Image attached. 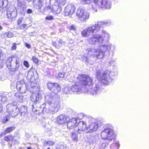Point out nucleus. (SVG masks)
<instances>
[{
    "label": "nucleus",
    "instance_id": "1",
    "mask_svg": "<svg viewBox=\"0 0 149 149\" xmlns=\"http://www.w3.org/2000/svg\"><path fill=\"white\" fill-rule=\"evenodd\" d=\"M45 102L46 104L49 105L48 109L46 110L47 113L52 112H56L60 107V104L57 99H55L50 93H47L45 96Z\"/></svg>",
    "mask_w": 149,
    "mask_h": 149
},
{
    "label": "nucleus",
    "instance_id": "2",
    "mask_svg": "<svg viewBox=\"0 0 149 149\" xmlns=\"http://www.w3.org/2000/svg\"><path fill=\"white\" fill-rule=\"evenodd\" d=\"M115 73L110 70H105L102 73L101 70H98L97 72V77L105 85H109L114 79Z\"/></svg>",
    "mask_w": 149,
    "mask_h": 149
},
{
    "label": "nucleus",
    "instance_id": "3",
    "mask_svg": "<svg viewBox=\"0 0 149 149\" xmlns=\"http://www.w3.org/2000/svg\"><path fill=\"white\" fill-rule=\"evenodd\" d=\"M111 44L110 43L99 46L97 49H95V56L96 58L102 59L105 56L106 52H109L111 49Z\"/></svg>",
    "mask_w": 149,
    "mask_h": 149
},
{
    "label": "nucleus",
    "instance_id": "4",
    "mask_svg": "<svg viewBox=\"0 0 149 149\" xmlns=\"http://www.w3.org/2000/svg\"><path fill=\"white\" fill-rule=\"evenodd\" d=\"M7 67L10 71H15L19 67V63L16 57L11 56L7 58L6 61Z\"/></svg>",
    "mask_w": 149,
    "mask_h": 149
},
{
    "label": "nucleus",
    "instance_id": "5",
    "mask_svg": "<svg viewBox=\"0 0 149 149\" xmlns=\"http://www.w3.org/2000/svg\"><path fill=\"white\" fill-rule=\"evenodd\" d=\"M101 136L102 139L111 141L115 137L112 127L104 129L101 133Z\"/></svg>",
    "mask_w": 149,
    "mask_h": 149
},
{
    "label": "nucleus",
    "instance_id": "6",
    "mask_svg": "<svg viewBox=\"0 0 149 149\" xmlns=\"http://www.w3.org/2000/svg\"><path fill=\"white\" fill-rule=\"evenodd\" d=\"M77 79L80 82L81 84L85 88V87L88 86H90L93 83V79L88 75L81 74L79 75Z\"/></svg>",
    "mask_w": 149,
    "mask_h": 149
},
{
    "label": "nucleus",
    "instance_id": "7",
    "mask_svg": "<svg viewBox=\"0 0 149 149\" xmlns=\"http://www.w3.org/2000/svg\"><path fill=\"white\" fill-rule=\"evenodd\" d=\"M54 1L55 2L52 6V11L56 14H59L61 10L62 7L67 3L66 0H50L49 2Z\"/></svg>",
    "mask_w": 149,
    "mask_h": 149
},
{
    "label": "nucleus",
    "instance_id": "8",
    "mask_svg": "<svg viewBox=\"0 0 149 149\" xmlns=\"http://www.w3.org/2000/svg\"><path fill=\"white\" fill-rule=\"evenodd\" d=\"M6 111L10 116L14 117L19 112V109L17 106L13 102L8 104L6 105Z\"/></svg>",
    "mask_w": 149,
    "mask_h": 149
},
{
    "label": "nucleus",
    "instance_id": "9",
    "mask_svg": "<svg viewBox=\"0 0 149 149\" xmlns=\"http://www.w3.org/2000/svg\"><path fill=\"white\" fill-rule=\"evenodd\" d=\"M87 41L91 45H96L103 43L104 38L100 34H95L88 38Z\"/></svg>",
    "mask_w": 149,
    "mask_h": 149
},
{
    "label": "nucleus",
    "instance_id": "10",
    "mask_svg": "<svg viewBox=\"0 0 149 149\" xmlns=\"http://www.w3.org/2000/svg\"><path fill=\"white\" fill-rule=\"evenodd\" d=\"M76 15L79 20L84 22L86 21L90 16L89 13L82 8H79L77 10Z\"/></svg>",
    "mask_w": 149,
    "mask_h": 149
},
{
    "label": "nucleus",
    "instance_id": "11",
    "mask_svg": "<svg viewBox=\"0 0 149 149\" xmlns=\"http://www.w3.org/2000/svg\"><path fill=\"white\" fill-rule=\"evenodd\" d=\"M99 27L95 24L91 26L88 27L81 32V35L83 37H87L89 36L91 33H96L99 31Z\"/></svg>",
    "mask_w": 149,
    "mask_h": 149
},
{
    "label": "nucleus",
    "instance_id": "12",
    "mask_svg": "<svg viewBox=\"0 0 149 149\" xmlns=\"http://www.w3.org/2000/svg\"><path fill=\"white\" fill-rule=\"evenodd\" d=\"M88 92L91 94L95 95L99 94L101 91V85L100 83H93L89 87Z\"/></svg>",
    "mask_w": 149,
    "mask_h": 149
},
{
    "label": "nucleus",
    "instance_id": "13",
    "mask_svg": "<svg viewBox=\"0 0 149 149\" xmlns=\"http://www.w3.org/2000/svg\"><path fill=\"white\" fill-rule=\"evenodd\" d=\"M47 86L49 89L55 94H57L61 90V86L57 83L49 81L47 83Z\"/></svg>",
    "mask_w": 149,
    "mask_h": 149
},
{
    "label": "nucleus",
    "instance_id": "14",
    "mask_svg": "<svg viewBox=\"0 0 149 149\" xmlns=\"http://www.w3.org/2000/svg\"><path fill=\"white\" fill-rule=\"evenodd\" d=\"M87 127L86 122L80 121L79 120V121L77 122V124L76 125V127L75 128L74 130L75 131H77L79 134H83L84 131L86 132Z\"/></svg>",
    "mask_w": 149,
    "mask_h": 149
},
{
    "label": "nucleus",
    "instance_id": "15",
    "mask_svg": "<svg viewBox=\"0 0 149 149\" xmlns=\"http://www.w3.org/2000/svg\"><path fill=\"white\" fill-rule=\"evenodd\" d=\"M94 1L98 7L105 8H111V3L110 0H94Z\"/></svg>",
    "mask_w": 149,
    "mask_h": 149
},
{
    "label": "nucleus",
    "instance_id": "16",
    "mask_svg": "<svg viewBox=\"0 0 149 149\" xmlns=\"http://www.w3.org/2000/svg\"><path fill=\"white\" fill-rule=\"evenodd\" d=\"M84 88V87L81 84L80 81L77 82L71 86L72 91L77 93H80L83 92H84L83 90Z\"/></svg>",
    "mask_w": 149,
    "mask_h": 149
},
{
    "label": "nucleus",
    "instance_id": "17",
    "mask_svg": "<svg viewBox=\"0 0 149 149\" xmlns=\"http://www.w3.org/2000/svg\"><path fill=\"white\" fill-rule=\"evenodd\" d=\"M99 122H93L87 127L86 132L91 133L96 131L98 129Z\"/></svg>",
    "mask_w": 149,
    "mask_h": 149
},
{
    "label": "nucleus",
    "instance_id": "18",
    "mask_svg": "<svg viewBox=\"0 0 149 149\" xmlns=\"http://www.w3.org/2000/svg\"><path fill=\"white\" fill-rule=\"evenodd\" d=\"M8 18L10 20H15L17 15V11L14 7L9 8L7 11Z\"/></svg>",
    "mask_w": 149,
    "mask_h": 149
},
{
    "label": "nucleus",
    "instance_id": "19",
    "mask_svg": "<svg viewBox=\"0 0 149 149\" xmlns=\"http://www.w3.org/2000/svg\"><path fill=\"white\" fill-rule=\"evenodd\" d=\"M75 7L72 4H68L65 8L64 13L65 16H68L73 14L75 11Z\"/></svg>",
    "mask_w": 149,
    "mask_h": 149
},
{
    "label": "nucleus",
    "instance_id": "20",
    "mask_svg": "<svg viewBox=\"0 0 149 149\" xmlns=\"http://www.w3.org/2000/svg\"><path fill=\"white\" fill-rule=\"evenodd\" d=\"M42 95L40 93L39 91L33 93L31 95V98L33 103H39L40 100L41 99Z\"/></svg>",
    "mask_w": 149,
    "mask_h": 149
},
{
    "label": "nucleus",
    "instance_id": "21",
    "mask_svg": "<svg viewBox=\"0 0 149 149\" xmlns=\"http://www.w3.org/2000/svg\"><path fill=\"white\" fill-rule=\"evenodd\" d=\"M17 90L21 93H25L27 89L25 83L23 82H17L16 85Z\"/></svg>",
    "mask_w": 149,
    "mask_h": 149
},
{
    "label": "nucleus",
    "instance_id": "22",
    "mask_svg": "<svg viewBox=\"0 0 149 149\" xmlns=\"http://www.w3.org/2000/svg\"><path fill=\"white\" fill-rule=\"evenodd\" d=\"M79 121V119L77 118H72L70 119L67 124L68 129L70 130L73 129L74 127L75 128L77 122Z\"/></svg>",
    "mask_w": 149,
    "mask_h": 149
},
{
    "label": "nucleus",
    "instance_id": "23",
    "mask_svg": "<svg viewBox=\"0 0 149 149\" xmlns=\"http://www.w3.org/2000/svg\"><path fill=\"white\" fill-rule=\"evenodd\" d=\"M17 9L20 12L23 13L25 10L26 6L23 0H17Z\"/></svg>",
    "mask_w": 149,
    "mask_h": 149
},
{
    "label": "nucleus",
    "instance_id": "24",
    "mask_svg": "<svg viewBox=\"0 0 149 149\" xmlns=\"http://www.w3.org/2000/svg\"><path fill=\"white\" fill-rule=\"evenodd\" d=\"M111 22L110 20L105 21V22L99 21L96 24V25L97 26L99 27V31L100 30L101 28L104 27V25H109L111 24Z\"/></svg>",
    "mask_w": 149,
    "mask_h": 149
},
{
    "label": "nucleus",
    "instance_id": "25",
    "mask_svg": "<svg viewBox=\"0 0 149 149\" xmlns=\"http://www.w3.org/2000/svg\"><path fill=\"white\" fill-rule=\"evenodd\" d=\"M67 118L65 115L61 114L58 116L57 118V122L59 124H63L66 121Z\"/></svg>",
    "mask_w": 149,
    "mask_h": 149
},
{
    "label": "nucleus",
    "instance_id": "26",
    "mask_svg": "<svg viewBox=\"0 0 149 149\" xmlns=\"http://www.w3.org/2000/svg\"><path fill=\"white\" fill-rule=\"evenodd\" d=\"M15 127L14 126H11L6 128V130L3 132H2L1 135L3 136L15 130Z\"/></svg>",
    "mask_w": 149,
    "mask_h": 149
},
{
    "label": "nucleus",
    "instance_id": "27",
    "mask_svg": "<svg viewBox=\"0 0 149 149\" xmlns=\"http://www.w3.org/2000/svg\"><path fill=\"white\" fill-rule=\"evenodd\" d=\"M91 57H87L86 54H84V55L83 56L82 59V60L86 64L90 63L91 64L92 63V61L91 60Z\"/></svg>",
    "mask_w": 149,
    "mask_h": 149
},
{
    "label": "nucleus",
    "instance_id": "28",
    "mask_svg": "<svg viewBox=\"0 0 149 149\" xmlns=\"http://www.w3.org/2000/svg\"><path fill=\"white\" fill-rule=\"evenodd\" d=\"M41 109V108L40 107L39 103L37 104L36 103H33L32 105V111L34 112L39 111Z\"/></svg>",
    "mask_w": 149,
    "mask_h": 149
},
{
    "label": "nucleus",
    "instance_id": "29",
    "mask_svg": "<svg viewBox=\"0 0 149 149\" xmlns=\"http://www.w3.org/2000/svg\"><path fill=\"white\" fill-rule=\"evenodd\" d=\"M14 98L19 102H21L23 99V96L18 93H16L14 95Z\"/></svg>",
    "mask_w": 149,
    "mask_h": 149
},
{
    "label": "nucleus",
    "instance_id": "30",
    "mask_svg": "<svg viewBox=\"0 0 149 149\" xmlns=\"http://www.w3.org/2000/svg\"><path fill=\"white\" fill-rule=\"evenodd\" d=\"M13 138L14 137L12 136L9 135L5 136L4 138V140L6 141H16V140H15L14 139H13Z\"/></svg>",
    "mask_w": 149,
    "mask_h": 149
},
{
    "label": "nucleus",
    "instance_id": "31",
    "mask_svg": "<svg viewBox=\"0 0 149 149\" xmlns=\"http://www.w3.org/2000/svg\"><path fill=\"white\" fill-rule=\"evenodd\" d=\"M43 2H41L36 3V5L33 6L34 8L36 9L40 10L41 9V7L43 6L42 5V3Z\"/></svg>",
    "mask_w": 149,
    "mask_h": 149
},
{
    "label": "nucleus",
    "instance_id": "32",
    "mask_svg": "<svg viewBox=\"0 0 149 149\" xmlns=\"http://www.w3.org/2000/svg\"><path fill=\"white\" fill-rule=\"evenodd\" d=\"M71 138L72 141L77 142L78 141V137L77 134L75 132L72 133Z\"/></svg>",
    "mask_w": 149,
    "mask_h": 149
},
{
    "label": "nucleus",
    "instance_id": "33",
    "mask_svg": "<svg viewBox=\"0 0 149 149\" xmlns=\"http://www.w3.org/2000/svg\"><path fill=\"white\" fill-rule=\"evenodd\" d=\"M71 87L70 88L68 87H65L63 90V92L65 94H69L71 93Z\"/></svg>",
    "mask_w": 149,
    "mask_h": 149
},
{
    "label": "nucleus",
    "instance_id": "34",
    "mask_svg": "<svg viewBox=\"0 0 149 149\" xmlns=\"http://www.w3.org/2000/svg\"><path fill=\"white\" fill-rule=\"evenodd\" d=\"M8 0H0V8L4 6H6L8 4Z\"/></svg>",
    "mask_w": 149,
    "mask_h": 149
},
{
    "label": "nucleus",
    "instance_id": "35",
    "mask_svg": "<svg viewBox=\"0 0 149 149\" xmlns=\"http://www.w3.org/2000/svg\"><path fill=\"white\" fill-rule=\"evenodd\" d=\"M7 100V98L6 96L0 95V104L4 103Z\"/></svg>",
    "mask_w": 149,
    "mask_h": 149
},
{
    "label": "nucleus",
    "instance_id": "36",
    "mask_svg": "<svg viewBox=\"0 0 149 149\" xmlns=\"http://www.w3.org/2000/svg\"><path fill=\"white\" fill-rule=\"evenodd\" d=\"M102 34L104 36V37L105 38L107 39H108L110 38V35L106 31L104 30H102Z\"/></svg>",
    "mask_w": 149,
    "mask_h": 149
},
{
    "label": "nucleus",
    "instance_id": "37",
    "mask_svg": "<svg viewBox=\"0 0 149 149\" xmlns=\"http://www.w3.org/2000/svg\"><path fill=\"white\" fill-rule=\"evenodd\" d=\"M27 107L24 106H22L21 107L20 109H19V112H27Z\"/></svg>",
    "mask_w": 149,
    "mask_h": 149
},
{
    "label": "nucleus",
    "instance_id": "38",
    "mask_svg": "<svg viewBox=\"0 0 149 149\" xmlns=\"http://www.w3.org/2000/svg\"><path fill=\"white\" fill-rule=\"evenodd\" d=\"M44 9L45 11L50 12L52 11V7L51 6L47 5L45 7Z\"/></svg>",
    "mask_w": 149,
    "mask_h": 149
},
{
    "label": "nucleus",
    "instance_id": "39",
    "mask_svg": "<svg viewBox=\"0 0 149 149\" xmlns=\"http://www.w3.org/2000/svg\"><path fill=\"white\" fill-rule=\"evenodd\" d=\"M33 75V72L29 71L27 73V77L28 78L31 79Z\"/></svg>",
    "mask_w": 149,
    "mask_h": 149
},
{
    "label": "nucleus",
    "instance_id": "40",
    "mask_svg": "<svg viewBox=\"0 0 149 149\" xmlns=\"http://www.w3.org/2000/svg\"><path fill=\"white\" fill-rule=\"evenodd\" d=\"M21 113V116L23 118L25 119V120H26V119L28 117V114L27 112H20Z\"/></svg>",
    "mask_w": 149,
    "mask_h": 149
},
{
    "label": "nucleus",
    "instance_id": "41",
    "mask_svg": "<svg viewBox=\"0 0 149 149\" xmlns=\"http://www.w3.org/2000/svg\"><path fill=\"white\" fill-rule=\"evenodd\" d=\"M33 1V6H34L36 5V4L41 2H43V0H32Z\"/></svg>",
    "mask_w": 149,
    "mask_h": 149
},
{
    "label": "nucleus",
    "instance_id": "42",
    "mask_svg": "<svg viewBox=\"0 0 149 149\" xmlns=\"http://www.w3.org/2000/svg\"><path fill=\"white\" fill-rule=\"evenodd\" d=\"M9 117L8 116H7L4 117L2 120V122L3 123H6L9 119Z\"/></svg>",
    "mask_w": 149,
    "mask_h": 149
},
{
    "label": "nucleus",
    "instance_id": "43",
    "mask_svg": "<svg viewBox=\"0 0 149 149\" xmlns=\"http://www.w3.org/2000/svg\"><path fill=\"white\" fill-rule=\"evenodd\" d=\"M5 34L8 38H11L13 36V34L12 32H6Z\"/></svg>",
    "mask_w": 149,
    "mask_h": 149
},
{
    "label": "nucleus",
    "instance_id": "44",
    "mask_svg": "<svg viewBox=\"0 0 149 149\" xmlns=\"http://www.w3.org/2000/svg\"><path fill=\"white\" fill-rule=\"evenodd\" d=\"M65 73L63 72H61L58 73L57 77L58 78H62L64 77Z\"/></svg>",
    "mask_w": 149,
    "mask_h": 149
},
{
    "label": "nucleus",
    "instance_id": "45",
    "mask_svg": "<svg viewBox=\"0 0 149 149\" xmlns=\"http://www.w3.org/2000/svg\"><path fill=\"white\" fill-rule=\"evenodd\" d=\"M24 18L23 17H21L19 18L17 20V24L18 25H20L22 23V22L23 21Z\"/></svg>",
    "mask_w": 149,
    "mask_h": 149
},
{
    "label": "nucleus",
    "instance_id": "46",
    "mask_svg": "<svg viewBox=\"0 0 149 149\" xmlns=\"http://www.w3.org/2000/svg\"><path fill=\"white\" fill-rule=\"evenodd\" d=\"M58 42L59 44L58 45L60 46V47L64 45L65 43V42L63 41L61 39L59 40L58 41Z\"/></svg>",
    "mask_w": 149,
    "mask_h": 149
},
{
    "label": "nucleus",
    "instance_id": "47",
    "mask_svg": "<svg viewBox=\"0 0 149 149\" xmlns=\"http://www.w3.org/2000/svg\"><path fill=\"white\" fill-rule=\"evenodd\" d=\"M108 144L105 143H102L100 146V148L101 149H104L106 146Z\"/></svg>",
    "mask_w": 149,
    "mask_h": 149
},
{
    "label": "nucleus",
    "instance_id": "48",
    "mask_svg": "<svg viewBox=\"0 0 149 149\" xmlns=\"http://www.w3.org/2000/svg\"><path fill=\"white\" fill-rule=\"evenodd\" d=\"M26 26V24H23L22 25H19L18 26V28L20 29H24Z\"/></svg>",
    "mask_w": 149,
    "mask_h": 149
},
{
    "label": "nucleus",
    "instance_id": "49",
    "mask_svg": "<svg viewBox=\"0 0 149 149\" xmlns=\"http://www.w3.org/2000/svg\"><path fill=\"white\" fill-rule=\"evenodd\" d=\"M109 64L111 66H113L115 65V63L114 60H111L109 62Z\"/></svg>",
    "mask_w": 149,
    "mask_h": 149
},
{
    "label": "nucleus",
    "instance_id": "50",
    "mask_svg": "<svg viewBox=\"0 0 149 149\" xmlns=\"http://www.w3.org/2000/svg\"><path fill=\"white\" fill-rule=\"evenodd\" d=\"M54 18L52 16L48 15L47 16L46 18L45 19L46 20H52Z\"/></svg>",
    "mask_w": 149,
    "mask_h": 149
},
{
    "label": "nucleus",
    "instance_id": "51",
    "mask_svg": "<svg viewBox=\"0 0 149 149\" xmlns=\"http://www.w3.org/2000/svg\"><path fill=\"white\" fill-rule=\"evenodd\" d=\"M52 44L53 46H54L56 48H59L60 47V46L59 45H57L56 42H52Z\"/></svg>",
    "mask_w": 149,
    "mask_h": 149
},
{
    "label": "nucleus",
    "instance_id": "52",
    "mask_svg": "<svg viewBox=\"0 0 149 149\" xmlns=\"http://www.w3.org/2000/svg\"><path fill=\"white\" fill-rule=\"evenodd\" d=\"M23 64L26 68H28L29 66V63L26 61H25L24 62Z\"/></svg>",
    "mask_w": 149,
    "mask_h": 149
},
{
    "label": "nucleus",
    "instance_id": "53",
    "mask_svg": "<svg viewBox=\"0 0 149 149\" xmlns=\"http://www.w3.org/2000/svg\"><path fill=\"white\" fill-rule=\"evenodd\" d=\"M55 143V142L51 141H48V145L50 146H53L54 145Z\"/></svg>",
    "mask_w": 149,
    "mask_h": 149
},
{
    "label": "nucleus",
    "instance_id": "54",
    "mask_svg": "<svg viewBox=\"0 0 149 149\" xmlns=\"http://www.w3.org/2000/svg\"><path fill=\"white\" fill-rule=\"evenodd\" d=\"M32 59L33 61L36 63H37L38 62V59L35 56L33 57Z\"/></svg>",
    "mask_w": 149,
    "mask_h": 149
},
{
    "label": "nucleus",
    "instance_id": "55",
    "mask_svg": "<svg viewBox=\"0 0 149 149\" xmlns=\"http://www.w3.org/2000/svg\"><path fill=\"white\" fill-rule=\"evenodd\" d=\"M93 52V49L91 48H89L87 49L86 50V52H88V54L90 52Z\"/></svg>",
    "mask_w": 149,
    "mask_h": 149
},
{
    "label": "nucleus",
    "instance_id": "56",
    "mask_svg": "<svg viewBox=\"0 0 149 149\" xmlns=\"http://www.w3.org/2000/svg\"><path fill=\"white\" fill-rule=\"evenodd\" d=\"M70 30V31L73 30L74 31L75 30V27L74 25H72L69 28Z\"/></svg>",
    "mask_w": 149,
    "mask_h": 149
},
{
    "label": "nucleus",
    "instance_id": "57",
    "mask_svg": "<svg viewBox=\"0 0 149 149\" xmlns=\"http://www.w3.org/2000/svg\"><path fill=\"white\" fill-rule=\"evenodd\" d=\"M17 44L16 43H14L13 45L11 47L12 50H15L16 48Z\"/></svg>",
    "mask_w": 149,
    "mask_h": 149
},
{
    "label": "nucleus",
    "instance_id": "58",
    "mask_svg": "<svg viewBox=\"0 0 149 149\" xmlns=\"http://www.w3.org/2000/svg\"><path fill=\"white\" fill-rule=\"evenodd\" d=\"M27 13L28 14L31 13H32V10L31 9H29L27 10Z\"/></svg>",
    "mask_w": 149,
    "mask_h": 149
},
{
    "label": "nucleus",
    "instance_id": "59",
    "mask_svg": "<svg viewBox=\"0 0 149 149\" xmlns=\"http://www.w3.org/2000/svg\"><path fill=\"white\" fill-rule=\"evenodd\" d=\"M25 45L29 49L30 48L31 45L29 44L26 43L25 44Z\"/></svg>",
    "mask_w": 149,
    "mask_h": 149
},
{
    "label": "nucleus",
    "instance_id": "60",
    "mask_svg": "<svg viewBox=\"0 0 149 149\" xmlns=\"http://www.w3.org/2000/svg\"><path fill=\"white\" fill-rule=\"evenodd\" d=\"M116 145L117 146L116 148V149H118L119 146V144L118 143H117L116 144H113L111 145V146H113L114 145Z\"/></svg>",
    "mask_w": 149,
    "mask_h": 149
},
{
    "label": "nucleus",
    "instance_id": "61",
    "mask_svg": "<svg viewBox=\"0 0 149 149\" xmlns=\"http://www.w3.org/2000/svg\"><path fill=\"white\" fill-rule=\"evenodd\" d=\"M43 145L45 146H48V141H45L43 143Z\"/></svg>",
    "mask_w": 149,
    "mask_h": 149
},
{
    "label": "nucleus",
    "instance_id": "62",
    "mask_svg": "<svg viewBox=\"0 0 149 149\" xmlns=\"http://www.w3.org/2000/svg\"><path fill=\"white\" fill-rule=\"evenodd\" d=\"M12 93H8V94H6V97L8 96L10 97L11 96Z\"/></svg>",
    "mask_w": 149,
    "mask_h": 149
},
{
    "label": "nucleus",
    "instance_id": "63",
    "mask_svg": "<svg viewBox=\"0 0 149 149\" xmlns=\"http://www.w3.org/2000/svg\"><path fill=\"white\" fill-rule=\"evenodd\" d=\"M3 55V52L2 50L0 49V57H1V56Z\"/></svg>",
    "mask_w": 149,
    "mask_h": 149
},
{
    "label": "nucleus",
    "instance_id": "64",
    "mask_svg": "<svg viewBox=\"0 0 149 149\" xmlns=\"http://www.w3.org/2000/svg\"><path fill=\"white\" fill-rule=\"evenodd\" d=\"M3 106L2 104H0V112L2 111Z\"/></svg>",
    "mask_w": 149,
    "mask_h": 149
}]
</instances>
